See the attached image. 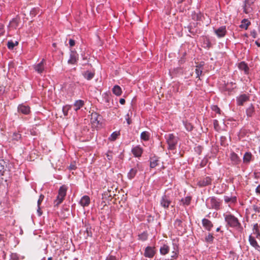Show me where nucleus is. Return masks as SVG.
Masks as SVG:
<instances>
[{
    "label": "nucleus",
    "mask_w": 260,
    "mask_h": 260,
    "mask_svg": "<svg viewBox=\"0 0 260 260\" xmlns=\"http://www.w3.org/2000/svg\"><path fill=\"white\" fill-rule=\"evenodd\" d=\"M150 161V167L151 168H154L156 167L158 165L159 162V157L157 156L154 155L153 156H151L149 158Z\"/></svg>",
    "instance_id": "obj_15"
},
{
    "label": "nucleus",
    "mask_w": 260,
    "mask_h": 260,
    "mask_svg": "<svg viewBox=\"0 0 260 260\" xmlns=\"http://www.w3.org/2000/svg\"><path fill=\"white\" fill-rule=\"evenodd\" d=\"M170 250V248L169 246L166 244H164L160 248V253L162 255H166L167 254Z\"/></svg>",
    "instance_id": "obj_30"
},
{
    "label": "nucleus",
    "mask_w": 260,
    "mask_h": 260,
    "mask_svg": "<svg viewBox=\"0 0 260 260\" xmlns=\"http://www.w3.org/2000/svg\"><path fill=\"white\" fill-rule=\"evenodd\" d=\"M83 77L87 80H91L94 76V72L86 71L82 73Z\"/></svg>",
    "instance_id": "obj_23"
},
{
    "label": "nucleus",
    "mask_w": 260,
    "mask_h": 260,
    "mask_svg": "<svg viewBox=\"0 0 260 260\" xmlns=\"http://www.w3.org/2000/svg\"><path fill=\"white\" fill-rule=\"evenodd\" d=\"M44 198V196L43 194H41L39 197V199L38 201V206H40L41 203L42 202L43 199Z\"/></svg>",
    "instance_id": "obj_54"
},
{
    "label": "nucleus",
    "mask_w": 260,
    "mask_h": 260,
    "mask_svg": "<svg viewBox=\"0 0 260 260\" xmlns=\"http://www.w3.org/2000/svg\"><path fill=\"white\" fill-rule=\"evenodd\" d=\"M249 242L252 247L255 248L256 250L260 251V246L258 244L255 238L251 235L249 236Z\"/></svg>",
    "instance_id": "obj_16"
},
{
    "label": "nucleus",
    "mask_w": 260,
    "mask_h": 260,
    "mask_svg": "<svg viewBox=\"0 0 260 260\" xmlns=\"http://www.w3.org/2000/svg\"><path fill=\"white\" fill-rule=\"evenodd\" d=\"M150 135L149 132H146V131L143 132L141 134V136H140L141 139L142 140H143L145 141H148L150 138Z\"/></svg>",
    "instance_id": "obj_32"
},
{
    "label": "nucleus",
    "mask_w": 260,
    "mask_h": 260,
    "mask_svg": "<svg viewBox=\"0 0 260 260\" xmlns=\"http://www.w3.org/2000/svg\"><path fill=\"white\" fill-rule=\"evenodd\" d=\"M85 226L86 227L85 233L87 235L85 238L87 239L88 237H92V233L91 231V228L90 226H89V225H86Z\"/></svg>",
    "instance_id": "obj_40"
},
{
    "label": "nucleus",
    "mask_w": 260,
    "mask_h": 260,
    "mask_svg": "<svg viewBox=\"0 0 260 260\" xmlns=\"http://www.w3.org/2000/svg\"><path fill=\"white\" fill-rule=\"evenodd\" d=\"M221 201L215 197L209 198L207 200L206 205L209 209L218 210L220 209Z\"/></svg>",
    "instance_id": "obj_2"
},
{
    "label": "nucleus",
    "mask_w": 260,
    "mask_h": 260,
    "mask_svg": "<svg viewBox=\"0 0 260 260\" xmlns=\"http://www.w3.org/2000/svg\"><path fill=\"white\" fill-rule=\"evenodd\" d=\"M71 109V106L69 105H66L63 106L62 108V112L64 116L68 115V113L69 110Z\"/></svg>",
    "instance_id": "obj_45"
},
{
    "label": "nucleus",
    "mask_w": 260,
    "mask_h": 260,
    "mask_svg": "<svg viewBox=\"0 0 260 260\" xmlns=\"http://www.w3.org/2000/svg\"><path fill=\"white\" fill-rule=\"evenodd\" d=\"M119 135V133L117 132H113L111 135V140L115 141Z\"/></svg>",
    "instance_id": "obj_47"
},
{
    "label": "nucleus",
    "mask_w": 260,
    "mask_h": 260,
    "mask_svg": "<svg viewBox=\"0 0 260 260\" xmlns=\"http://www.w3.org/2000/svg\"><path fill=\"white\" fill-rule=\"evenodd\" d=\"M226 138L225 136H221L220 138V145L223 146H225L226 145Z\"/></svg>",
    "instance_id": "obj_46"
},
{
    "label": "nucleus",
    "mask_w": 260,
    "mask_h": 260,
    "mask_svg": "<svg viewBox=\"0 0 260 260\" xmlns=\"http://www.w3.org/2000/svg\"><path fill=\"white\" fill-rule=\"evenodd\" d=\"M103 99L107 106H109L110 101V96L107 93L103 94Z\"/></svg>",
    "instance_id": "obj_34"
},
{
    "label": "nucleus",
    "mask_w": 260,
    "mask_h": 260,
    "mask_svg": "<svg viewBox=\"0 0 260 260\" xmlns=\"http://www.w3.org/2000/svg\"><path fill=\"white\" fill-rule=\"evenodd\" d=\"M255 192L257 194H260V185H258V186L255 189Z\"/></svg>",
    "instance_id": "obj_62"
},
{
    "label": "nucleus",
    "mask_w": 260,
    "mask_h": 260,
    "mask_svg": "<svg viewBox=\"0 0 260 260\" xmlns=\"http://www.w3.org/2000/svg\"><path fill=\"white\" fill-rule=\"evenodd\" d=\"M191 200V197L190 196H188L185 197V198H182L181 200V202L183 205L188 206L190 204Z\"/></svg>",
    "instance_id": "obj_35"
},
{
    "label": "nucleus",
    "mask_w": 260,
    "mask_h": 260,
    "mask_svg": "<svg viewBox=\"0 0 260 260\" xmlns=\"http://www.w3.org/2000/svg\"><path fill=\"white\" fill-rule=\"evenodd\" d=\"M211 182V178L209 177H206L199 181L198 184L201 187H204L210 184Z\"/></svg>",
    "instance_id": "obj_10"
},
{
    "label": "nucleus",
    "mask_w": 260,
    "mask_h": 260,
    "mask_svg": "<svg viewBox=\"0 0 260 260\" xmlns=\"http://www.w3.org/2000/svg\"><path fill=\"white\" fill-rule=\"evenodd\" d=\"M7 165V162L0 158V175H4Z\"/></svg>",
    "instance_id": "obj_25"
},
{
    "label": "nucleus",
    "mask_w": 260,
    "mask_h": 260,
    "mask_svg": "<svg viewBox=\"0 0 260 260\" xmlns=\"http://www.w3.org/2000/svg\"><path fill=\"white\" fill-rule=\"evenodd\" d=\"M154 254L155 252L153 247L148 246L146 248L144 252V255L146 257L151 258L154 256Z\"/></svg>",
    "instance_id": "obj_17"
},
{
    "label": "nucleus",
    "mask_w": 260,
    "mask_h": 260,
    "mask_svg": "<svg viewBox=\"0 0 260 260\" xmlns=\"http://www.w3.org/2000/svg\"><path fill=\"white\" fill-rule=\"evenodd\" d=\"M253 232L254 234L256 235V238H260V232L258 230V225L257 223H256L254 225L253 228Z\"/></svg>",
    "instance_id": "obj_36"
},
{
    "label": "nucleus",
    "mask_w": 260,
    "mask_h": 260,
    "mask_svg": "<svg viewBox=\"0 0 260 260\" xmlns=\"http://www.w3.org/2000/svg\"><path fill=\"white\" fill-rule=\"evenodd\" d=\"M113 93L117 96H119L122 93L121 87L118 85H115L112 89Z\"/></svg>",
    "instance_id": "obj_29"
},
{
    "label": "nucleus",
    "mask_w": 260,
    "mask_h": 260,
    "mask_svg": "<svg viewBox=\"0 0 260 260\" xmlns=\"http://www.w3.org/2000/svg\"><path fill=\"white\" fill-rule=\"evenodd\" d=\"M78 58L79 55L77 52L75 50H71L70 59L68 60V62L69 64H76L78 60Z\"/></svg>",
    "instance_id": "obj_6"
},
{
    "label": "nucleus",
    "mask_w": 260,
    "mask_h": 260,
    "mask_svg": "<svg viewBox=\"0 0 260 260\" xmlns=\"http://www.w3.org/2000/svg\"><path fill=\"white\" fill-rule=\"evenodd\" d=\"M165 137L168 145V149L171 150L176 149L178 138L175 137L173 134L166 135Z\"/></svg>",
    "instance_id": "obj_4"
},
{
    "label": "nucleus",
    "mask_w": 260,
    "mask_h": 260,
    "mask_svg": "<svg viewBox=\"0 0 260 260\" xmlns=\"http://www.w3.org/2000/svg\"><path fill=\"white\" fill-rule=\"evenodd\" d=\"M102 120V116L97 113H92L91 114V122L93 124H99Z\"/></svg>",
    "instance_id": "obj_8"
},
{
    "label": "nucleus",
    "mask_w": 260,
    "mask_h": 260,
    "mask_svg": "<svg viewBox=\"0 0 260 260\" xmlns=\"http://www.w3.org/2000/svg\"><path fill=\"white\" fill-rule=\"evenodd\" d=\"M252 209L253 210L255 213H259L260 212V208L257 207L255 205H253L252 206Z\"/></svg>",
    "instance_id": "obj_53"
},
{
    "label": "nucleus",
    "mask_w": 260,
    "mask_h": 260,
    "mask_svg": "<svg viewBox=\"0 0 260 260\" xmlns=\"http://www.w3.org/2000/svg\"><path fill=\"white\" fill-rule=\"evenodd\" d=\"M255 43L258 47H260V42H259L258 41H256Z\"/></svg>",
    "instance_id": "obj_64"
},
{
    "label": "nucleus",
    "mask_w": 260,
    "mask_h": 260,
    "mask_svg": "<svg viewBox=\"0 0 260 260\" xmlns=\"http://www.w3.org/2000/svg\"><path fill=\"white\" fill-rule=\"evenodd\" d=\"M224 219L227 224L230 227L235 228L240 232H242L243 228L239 222L238 219L234 215L231 214H226L223 215Z\"/></svg>",
    "instance_id": "obj_1"
},
{
    "label": "nucleus",
    "mask_w": 260,
    "mask_h": 260,
    "mask_svg": "<svg viewBox=\"0 0 260 260\" xmlns=\"http://www.w3.org/2000/svg\"><path fill=\"white\" fill-rule=\"evenodd\" d=\"M214 237L213 234L209 233L208 235L206 237V241L209 243H212L213 241Z\"/></svg>",
    "instance_id": "obj_43"
},
{
    "label": "nucleus",
    "mask_w": 260,
    "mask_h": 260,
    "mask_svg": "<svg viewBox=\"0 0 260 260\" xmlns=\"http://www.w3.org/2000/svg\"><path fill=\"white\" fill-rule=\"evenodd\" d=\"M132 114V112L130 111H128L127 114L125 116V119L127 121V124L129 125L132 123V121L131 120V117Z\"/></svg>",
    "instance_id": "obj_44"
},
{
    "label": "nucleus",
    "mask_w": 260,
    "mask_h": 260,
    "mask_svg": "<svg viewBox=\"0 0 260 260\" xmlns=\"http://www.w3.org/2000/svg\"><path fill=\"white\" fill-rule=\"evenodd\" d=\"M84 105V102L82 100L77 101L75 104L74 106L76 107L75 110L77 111L80 109Z\"/></svg>",
    "instance_id": "obj_39"
},
{
    "label": "nucleus",
    "mask_w": 260,
    "mask_h": 260,
    "mask_svg": "<svg viewBox=\"0 0 260 260\" xmlns=\"http://www.w3.org/2000/svg\"><path fill=\"white\" fill-rule=\"evenodd\" d=\"M203 226L208 231H210L213 226L212 222L208 219L204 218L202 219Z\"/></svg>",
    "instance_id": "obj_13"
},
{
    "label": "nucleus",
    "mask_w": 260,
    "mask_h": 260,
    "mask_svg": "<svg viewBox=\"0 0 260 260\" xmlns=\"http://www.w3.org/2000/svg\"><path fill=\"white\" fill-rule=\"evenodd\" d=\"M18 112L25 115H27L30 112V108L27 105H19L18 107Z\"/></svg>",
    "instance_id": "obj_9"
},
{
    "label": "nucleus",
    "mask_w": 260,
    "mask_h": 260,
    "mask_svg": "<svg viewBox=\"0 0 260 260\" xmlns=\"http://www.w3.org/2000/svg\"><path fill=\"white\" fill-rule=\"evenodd\" d=\"M37 213L39 216H41L42 214V212L41 211L40 206H38Z\"/></svg>",
    "instance_id": "obj_58"
},
{
    "label": "nucleus",
    "mask_w": 260,
    "mask_h": 260,
    "mask_svg": "<svg viewBox=\"0 0 260 260\" xmlns=\"http://www.w3.org/2000/svg\"><path fill=\"white\" fill-rule=\"evenodd\" d=\"M106 260H117L116 257L113 255H109Z\"/></svg>",
    "instance_id": "obj_55"
},
{
    "label": "nucleus",
    "mask_w": 260,
    "mask_h": 260,
    "mask_svg": "<svg viewBox=\"0 0 260 260\" xmlns=\"http://www.w3.org/2000/svg\"><path fill=\"white\" fill-rule=\"evenodd\" d=\"M204 66V62H200L198 65L196 66V68L202 69V68Z\"/></svg>",
    "instance_id": "obj_61"
},
{
    "label": "nucleus",
    "mask_w": 260,
    "mask_h": 260,
    "mask_svg": "<svg viewBox=\"0 0 260 260\" xmlns=\"http://www.w3.org/2000/svg\"><path fill=\"white\" fill-rule=\"evenodd\" d=\"M39 8H34L32 9V10L30 11V15L32 17H35L39 13Z\"/></svg>",
    "instance_id": "obj_42"
},
{
    "label": "nucleus",
    "mask_w": 260,
    "mask_h": 260,
    "mask_svg": "<svg viewBox=\"0 0 260 260\" xmlns=\"http://www.w3.org/2000/svg\"><path fill=\"white\" fill-rule=\"evenodd\" d=\"M44 63L45 59H43L40 63L35 65L34 69L35 71L39 74L42 73L44 70Z\"/></svg>",
    "instance_id": "obj_12"
},
{
    "label": "nucleus",
    "mask_w": 260,
    "mask_h": 260,
    "mask_svg": "<svg viewBox=\"0 0 260 260\" xmlns=\"http://www.w3.org/2000/svg\"><path fill=\"white\" fill-rule=\"evenodd\" d=\"M132 152L135 157H140L143 153V149L140 146H137L134 147Z\"/></svg>",
    "instance_id": "obj_14"
},
{
    "label": "nucleus",
    "mask_w": 260,
    "mask_h": 260,
    "mask_svg": "<svg viewBox=\"0 0 260 260\" xmlns=\"http://www.w3.org/2000/svg\"><path fill=\"white\" fill-rule=\"evenodd\" d=\"M214 32L219 38L223 37L226 32L225 26H222L218 29H215Z\"/></svg>",
    "instance_id": "obj_11"
},
{
    "label": "nucleus",
    "mask_w": 260,
    "mask_h": 260,
    "mask_svg": "<svg viewBox=\"0 0 260 260\" xmlns=\"http://www.w3.org/2000/svg\"><path fill=\"white\" fill-rule=\"evenodd\" d=\"M69 45L71 47L74 46L75 45V41L73 39L69 40Z\"/></svg>",
    "instance_id": "obj_56"
},
{
    "label": "nucleus",
    "mask_w": 260,
    "mask_h": 260,
    "mask_svg": "<svg viewBox=\"0 0 260 260\" xmlns=\"http://www.w3.org/2000/svg\"><path fill=\"white\" fill-rule=\"evenodd\" d=\"M139 240L144 241H146L148 238V234L147 232H144L141 234L138 235Z\"/></svg>",
    "instance_id": "obj_41"
},
{
    "label": "nucleus",
    "mask_w": 260,
    "mask_h": 260,
    "mask_svg": "<svg viewBox=\"0 0 260 260\" xmlns=\"http://www.w3.org/2000/svg\"><path fill=\"white\" fill-rule=\"evenodd\" d=\"M170 197L166 194L164 195L160 201V205L165 209H167L171 203Z\"/></svg>",
    "instance_id": "obj_7"
},
{
    "label": "nucleus",
    "mask_w": 260,
    "mask_h": 260,
    "mask_svg": "<svg viewBox=\"0 0 260 260\" xmlns=\"http://www.w3.org/2000/svg\"><path fill=\"white\" fill-rule=\"evenodd\" d=\"M67 187L66 185H62L58 190V193L56 199L54 202V206H58L63 201L66 196Z\"/></svg>",
    "instance_id": "obj_3"
},
{
    "label": "nucleus",
    "mask_w": 260,
    "mask_h": 260,
    "mask_svg": "<svg viewBox=\"0 0 260 260\" xmlns=\"http://www.w3.org/2000/svg\"><path fill=\"white\" fill-rule=\"evenodd\" d=\"M4 33V26L1 25L0 26V36H2Z\"/></svg>",
    "instance_id": "obj_59"
},
{
    "label": "nucleus",
    "mask_w": 260,
    "mask_h": 260,
    "mask_svg": "<svg viewBox=\"0 0 260 260\" xmlns=\"http://www.w3.org/2000/svg\"><path fill=\"white\" fill-rule=\"evenodd\" d=\"M7 47L9 49H13L15 47L14 42L12 41H8L7 43Z\"/></svg>",
    "instance_id": "obj_49"
},
{
    "label": "nucleus",
    "mask_w": 260,
    "mask_h": 260,
    "mask_svg": "<svg viewBox=\"0 0 260 260\" xmlns=\"http://www.w3.org/2000/svg\"><path fill=\"white\" fill-rule=\"evenodd\" d=\"M255 0H245L244 7V12L247 14L250 12L251 6L254 3Z\"/></svg>",
    "instance_id": "obj_18"
},
{
    "label": "nucleus",
    "mask_w": 260,
    "mask_h": 260,
    "mask_svg": "<svg viewBox=\"0 0 260 260\" xmlns=\"http://www.w3.org/2000/svg\"><path fill=\"white\" fill-rule=\"evenodd\" d=\"M18 256L17 253H11V254L10 255V260H18Z\"/></svg>",
    "instance_id": "obj_51"
},
{
    "label": "nucleus",
    "mask_w": 260,
    "mask_h": 260,
    "mask_svg": "<svg viewBox=\"0 0 260 260\" xmlns=\"http://www.w3.org/2000/svg\"><path fill=\"white\" fill-rule=\"evenodd\" d=\"M224 200L225 203H235L237 202L236 197H229L228 196H224Z\"/></svg>",
    "instance_id": "obj_31"
},
{
    "label": "nucleus",
    "mask_w": 260,
    "mask_h": 260,
    "mask_svg": "<svg viewBox=\"0 0 260 260\" xmlns=\"http://www.w3.org/2000/svg\"><path fill=\"white\" fill-rule=\"evenodd\" d=\"M119 103L121 104V105H124L125 103V101L124 99H120V100H119Z\"/></svg>",
    "instance_id": "obj_63"
},
{
    "label": "nucleus",
    "mask_w": 260,
    "mask_h": 260,
    "mask_svg": "<svg viewBox=\"0 0 260 260\" xmlns=\"http://www.w3.org/2000/svg\"><path fill=\"white\" fill-rule=\"evenodd\" d=\"M213 110L215 111L216 113H219L220 112V109L216 106L214 107Z\"/></svg>",
    "instance_id": "obj_60"
},
{
    "label": "nucleus",
    "mask_w": 260,
    "mask_h": 260,
    "mask_svg": "<svg viewBox=\"0 0 260 260\" xmlns=\"http://www.w3.org/2000/svg\"><path fill=\"white\" fill-rule=\"evenodd\" d=\"M198 24V23H193L192 24H190L188 26L187 28L188 29L189 32L192 35H196L198 33V29H197L196 25Z\"/></svg>",
    "instance_id": "obj_20"
},
{
    "label": "nucleus",
    "mask_w": 260,
    "mask_h": 260,
    "mask_svg": "<svg viewBox=\"0 0 260 260\" xmlns=\"http://www.w3.org/2000/svg\"><path fill=\"white\" fill-rule=\"evenodd\" d=\"M21 135L19 133V132H14L12 135V140L18 141H20L21 139Z\"/></svg>",
    "instance_id": "obj_38"
},
{
    "label": "nucleus",
    "mask_w": 260,
    "mask_h": 260,
    "mask_svg": "<svg viewBox=\"0 0 260 260\" xmlns=\"http://www.w3.org/2000/svg\"><path fill=\"white\" fill-rule=\"evenodd\" d=\"M251 35L252 36L253 38H256L257 36L256 31L255 30H253L250 32Z\"/></svg>",
    "instance_id": "obj_57"
},
{
    "label": "nucleus",
    "mask_w": 260,
    "mask_h": 260,
    "mask_svg": "<svg viewBox=\"0 0 260 260\" xmlns=\"http://www.w3.org/2000/svg\"><path fill=\"white\" fill-rule=\"evenodd\" d=\"M250 24L251 22L247 19H244L242 20L241 24L240 25L239 27L246 30Z\"/></svg>",
    "instance_id": "obj_27"
},
{
    "label": "nucleus",
    "mask_w": 260,
    "mask_h": 260,
    "mask_svg": "<svg viewBox=\"0 0 260 260\" xmlns=\"http://www.w3.org/2000/svg\"><path fill=\"white\" fill-rule=\"evenodd\" d=\"M196 152L200 154L202 151V147L201 146H198L194 148Z\"/></svg>",
    "instance_id": "obj_52"
},
{
    "label": "nucleus",
    "mask_w": 260,
    "mask_h": 260,
    "mask_svg": "<svg viewBox=\"0 0 260 260\" xmlns=\"http://www.w3.org/2000/svg\"><path fill=\"white\" fill-rule=\"evenodd\" d=\"M138 172V169L135 167L130 170L129 172L127 174V177L129 179H133L136 175Z\"/></svg>",
    "instance_id": "obj_26"
},
{
    "label": "nucleus",
    "mask_w": 260,
    "mask_h": 260,
    "mask_svg": "<svg viewBox=\"0 0 260 260\" xmlns=\"http://www.w3.org/2000/svg\"><path fill=\"white\" fill-rule=\"evenodd\" d=\"M113 152L111 150H109L106 153V157L108 160H111L113 159Z\"/></svg>",
    "instance_id": "obj_48"
},
{
    "label": "nucleus",
    "mask_w": 260,
    "mask_h": 260,
    "mask_svg": "<svg viewBox=\"0 0 260 260\" xmlns=\"http://www.w3.org/2000/svg\"><path fill=\"white\" fill-rule=\"evenodd\" d=\"M231 159L234 165H238L240 163L241 160L238 155L235 152H232L231 154Z\"/></svg>",
    "instance_id": "obj_22"
},
{
    "label": "nucleus",
    "mask_w": 260,
    "mask_h": 260,
    "mask_svg": "<svg viewBox=\"0 0 260 260\" xmlns=\"http://www.w3.org/2000/svg\"><path fill=\"white\" fill-rule=\"evenodd\" d=\"M239 69L244 72L245 74H248L249 73V67L247 64L244 61H242L238 64Z\"/></svg>",
    "instance_id": "obj_21"
},
{
    "label": "nucleus",
    "mask_w": 260,
    "mask_h": 260,
    "mask_svg": "<svg viewBox=\"0 0 260 260\" xmlns=\"http://www.w3.org/2000/svg\"><path fill=\"white\" fill-rule=\"evenodd\" d=\"M203 17V15L200 12L196 13L194 12L192 14V19L195 21H201L202 20V18Z\"/></svg>",
    "instance_id": "obj_33"
},
{
    "label": "nucleus",
    "mask_w": 260,
    "mask_h": 260,
    "mask_svg": "<svg viewBox=\"0 0 260 260\" xmlns=\"http://www.w3.org/2000/svg\"><path fill=\"white\" fill-rule=\"evenodd\" d=\"M249 95L248 94H242L237 97V104L238 106H243L244 103L249 101Z\"/></svg>",
    "instance_id": "obj_5"
},
{
    "label": "nucleus",
    "mask_w": 260,
    "mask_h": 260,
    "mask_svg": "<svg viewBox=\"0 0 260 260\" xmlns=\"http://www.w3.org/2000/svg\"><path fill=\"white\" fill-rule=\"evenodd\" d=\"M252 154L251 153V152H246L244 155V156H243V162L244 163H246V164H248L249 163L251 160V158H252Z\"/></svg>",
    "instance_id": "obj_28"
},
{
    "label": "nucleus",
    "mask_w": 260,
    "mask_h": 260,
    "mask_svg": "<svg viewBox=\"0 0 260 260\" xmlns=\"http://www.w3.org/2000/svg\"><path fill=\"white\" fill-rule=\"evenodd\" d=\"M255 113L254 107L252 104H251L248 108L246 110V115L248 117H252Z\"/></svg>",
    "instance_id": "obj_24"
},
{
    "label": "nucleus",
    "mask_w": 260,
    "mask_h": 260,
    "mask_svg": "<svg viewBox=\"0 0 260 260\" xmlns=\"http://www.w3.org/2000/svg\"><path fill=\"white\" fill-rule=\"evenodd\" d=\"M179 251L178 247L176 245H174V250L172 252L171 257L172 259H176L178 257Z\"/></svg>",
    "instance_id": "obj_37"
},
{
    "label": "nucleus",
    "mask_w": 260,
    "mask_h": 260,
    "mask_svg": "<svg viewBox=\"0 0 260 260\" xmlns=\"http://www.w3.org/2000/svg\"><path fill=\"white\" fill-rule=\"evenodd\" d=\"M196 73L197 74V78H200V76L202 75L203 71L202 69L196 68Z\"/></svg>",
    "instance_id": "obj_50"
},
{
    "label": "nucleus",
    "mask_w": 260,
    "mask_h": 260,
    "mask_svg": "<svg viewBox=\"0 0 260 260\" xmlns=\"http://www.w3.org/2000/svg\"><path fill=\"white\" fill-rule=\"evenodd\" d=\"M90 202V198L88 196H84L80 201V204L82 207H86L89 205Z\"/></svg>",
    "instance_id": "obj_19"
}]
</instances>
